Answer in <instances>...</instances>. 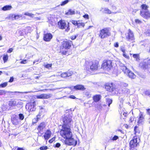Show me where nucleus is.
I'll use <instances>...</instances> for the list:
<instances>
[{"label":"nucleus","instance_id":"23","mask_svg":"<svg viewBox=\"0 0 150 150\" xmlns=\"http://www.w3.org/2000/svg\"><path fill=\"white\" fill-rule=\"evenodd\" d=\"M139 118L138 121V123L139 124H142V122L144 121V117L142 113V112H140L139 115Z\"/></svg>","mask_w":150,"mask_h":150},{"label":"nucleus","instance_id":"9","mask_svg":"<svg viewBox=\"0 0 150 150\" xmlns=\"http://www.w3.org/2000/svg\"><path fill=\"white\" fill-rule=\"evenodd\" d=\"M98 63L95 62H91L88 63V65L86 67V69H89L91 70L94 71L97 70L98 68Z\"/></svg>","mask_w":150,"mask_h":150},{"label":"nucleus","instance_id":"37","mask_svg":"<svg viewBox=\"0 0 150 150\" xmlns=\"http://www.w3.org/2000/svg\"><path fill=\"white\" fill-rule=\"evenodd\" d=\"M8 56L7 54L4 55L3 57V60L4 63L6 62L8 60Z\"/></svg>","mask_w":150,"mask_h":150},{"label":"nucleus","instance_id":"36","mask_svg":"<svg viewBox=\"0 0 150 150\" xmlns=\"http://www.w3.org/2000/svg\"><path fill=\"white\" fill-rule=\"evenodd\" d=\"M24 15L31 17H33L34 15V14L32 13H30L28 12H26L25 13Z\"/></svg>","mask_w":150,"mask_h":150},{"label":"nucleus","instance_id":"15","mask_svg":"<svg viewBox=\"0 0 150 150\" xmlns=\"http://www.w3.org/2000/svg\"><path fill=\"white\" fill-rule=\"evenodd\" d=\"M140 15L146 19L150 18V12L148 10L144 11H140Z\"/></svg>","mask_w":150,"mask_h":150},{"label":"nucleus","instance_id":"64","mask_svg":"<svg viewBox=\"0 0 150 150\" xmlns=\"http://www.w3.org/2000/svg\"><path fill=\"white\" fill-rule=\"evenodd\" d=\"M17 150H24V149L22 148L18 147L17 148Z\"/></svg>","mask_w":150,"mask_h":150},{"label":"nucleus","instance_id":"7","mask_svg":"<svg viewBox=\"0 0 150 150\" xmlns=\"http://www.w3.org/2000/svg\"><path fill=\"white\" fill-rule=\"evenodd\" d=\"M137 139V138L135 137H134L133 139L130 142L129 144L130 150H137L135 149H136V147L138 144Z\"/></svg>","mask_w":150,"mask_h":150},{"label":"nucleus","instance_id":"60","mask_svg":"<svg viewBox=\"0 0 150 150\" xmlns=\"http://www.w3.org/2000/svg\"><path fill=\"white\" fill-rule=\"evenodd\" d=\"M147 110V113L149 115H150V109H148L146 110Z\"/></svg>","mask_w":150,"mask_h":150},{"label":"nucleus","instance_id":"22","mask_svg":"<svg viewBox=\"0 0 150 150\" xmlns=\"http://www.w3.org/2000/svg\"><path fill=\"white\" fill-rule=\"evenodd\" d=\"M101 96L100 95H96L93 97V99L95 102L99 101L101 99Z\"/></svg>","mask_w":150,"mask_h":150},{"label":"nucleus","instance_id":"17","mask_svg":"<svg viewBox=\"0 0 150 150\" xmlns=\"http://www.w3.org/2000/svg\"><path fill=\"white\" fill-rule=\"evenodd\" d=\"M28 109L30 111H33L35 110L36 108H35V102H31L28 104Z\"/></svg>","mask_w":150,"mask_h":150},{"label":"nucleus","instance_id":"8","mask_svg":"<svg viewBox=\"0 0 150 150\" xmlns=\"http://www.w3.org/2000/svg\"><path fill=\"white\" fill-rule=\"evenodd\" d=\"M125 36L126 39L127 41L132 42L134 41V34L130 29H129L128 32L126 33Z\"/></svg>","mask_w":150,"mask_h":150},{"label":"nucleus","instance_id":"55","mask_svg":"<svg viewBox=\"0 0 150 150\" xmlns=\"http://www.w3.org/2000/svg\"><path fill=\"white\" fill-rule=\"evenodd\" d=\"M27 62V60H23L22 61L21 63V64H26Z\"/></svg>","mask_w":150,"mask_h":150},{"label":"nucleus","instance_id":"32","mask_svg":"<svg viewBox=\"0 0 150 150\" xmlns=\"http://www.w3.org/2000/svg\"><path fill=\"white\" fill-rule=\"evenodd\" d=\"M70 1V0H66L61 2L60 5L63 6L67 4Z\"/></svg>","mask_w":150,"mask_h":150},{"label":"nucleus","instance_id":"40","mask_svg":"<svg viewBox=\"0 0 150 150\" xmlns=\"http://www.w3.org/2000/svg\"><path fill=\"white\" fill-rule=\"evenodd\" d=\"M133 57L136 59L137 61H138L139 60V56L138 54H134L133 55Z\"/></svg>","mask_w":150,"mask_h":150},{"label":"nucleus","instance_id":"51","mask_svg":"<svg viewBox=\"0 0 150 150\" xmlns=\"http://www.w3.org/2000/svg\"><path fill=\"white\" fill-rule=\"evenodd\" d=\"M55 140V138L53 137L49 140V142L52 143Z\"/></svg>","mask_w":150,"mask_h":150},{"label":"nucleus","instance_id":"25","mask_svg":"<svg viewBox=\"0 0 150 150\" xmlns=\"http://www.w3.org/2000/svg\"><path fill=\"white\" fill-rule=\"evenodd\" d=\"M12 6L10 5H6L2 8V10L4 11L10 10L12 8Z\"/></svg>","mask_w":150,"mask_h":150},{"label":"nucleus","instance_id":"48","mask_svg":"<svg viewBox=\"0 0 150 150\" xmlns=\"http://www.w3.org/2000/svg\"><path fill=\"white\" fill-rule=\"evenodd\" d=\"M83 17L85 18L88 19L89 18V17L88 15L87 14H85L83 16Z\"/></svg>","mask_w":150,"mask_h":150},{"label":"nucleus","instance_id":"62","mask_svg":"<svg viewBox=\"0 0 150 150\" xmlns=\"http://www.w3.org/2000/svg\"><path fill=\"white\" fill-rule=\"evenodd\" d=\"M70 98H72L73 99H75L76 98V97L74 96L71 95L70 96Z\"/></svg>","mask_w":150,"mask_h":150},{"label":"nucleus","instance_id":"58","mask_svg":"<svg viewBox=\"0 0 150 150\" xmlns=\"http://www.w3.org/2000/svg\"><path fill=\"white\" fill-rule=\"evenodd\" d=\"M146 94H148V95L150 97V92L149 91H146Z\"/></svg>","mask_w":150,"mask_h":150},{"label":"nucleus","instance_id":"46","mask_svg":"<svg viewBox=\"0 0 150 150\" xmlns=\"http://www.w3.org/2000/svg\"><path fill=\"white\" fill-rule=\"evenodd\" d=\"M135 22L139 24H140L142 23V21L138 19H136L135 20Z\"/></svg>","mask_w":150,"mask_h":150},{"label":"nucleus","instance_id":"1","mask_svg":"<svg viewBox=\"0 0 150 150\" xmlns=\"http://www.w3.org/2000/svg\"><path fill=\"white\" fill-rule=\"evenodd\" d=\"M62 128L60 133L61 135L64 138H70L72 136V132L70 131V126L63 125Z\"/></svg>","mask_w":150,"mask_h":150},{"label":"nucleus","instance_id":"12","mask_svg":"<svg viewBox=\"0 0 150 150\" xmlns=\"http://www.w3.org/2000/svg\"><path fill=\"white\" fill-rule=\"evenodd\" d=\"M46 125L44 122L41 123L38 126L37 129L38 130L39 133H43V130L45 129Z\"/></svg>","mask_w":150,"mask_h":150},{"label":"nucleus","instance_id":"14","mask_svg":"<svg viewBox=\"0 0 150 150\" xmlns=\"http://www.w3.org/2000/svg\"><path fill=\"white\" fill-rule=\"evenodd\" d=\"M72 44V42L71 41L64 42L62 44L63 47L65 49H68L71 47Z\"/></svg>","mask_w":150,"mask_h":150},{"label":"nucleus","instance_id":"10","mask_svg":"<svg viewBox=\"0 0 150 150\" xmlns=\"http://www.w3.org/2000/svg\"><path fill=\"white\" fill-rule=\"evenodd\" d=\"M65 143L68 145L76 146L77 144V142L71 137L70 138H66L65 140Z\"/></svg>","mask_w":150,"mask_h":150},{"label":"nucleus","instance_id":"56","mask_svg":"<svg viewBox=\"0 0 150 150\" xmlns=\"http://www.w3.org/2000/svg\"><path fill=\"white\" fill-rule=\"evenodd\" d=\"M114 46L115 47H117L119 46V44L118 42H117L115 43L114 44Z\"/></svg>","mask_w":150,"mask_h":150},{"label":"nucleus","instance_id":"20","mask_svg":"<svg viewBox=\"0 0 150 150\" xmlns=\"http://www.w3.org/2000/svg\"><path fill=\"white\" fill-rule=\"evenodd\" d=\"M11 120L12 122L14 125H16L19 123L18 119L17 117H12Z\"/></svg>","mask_w":150,"mask_h":150},{"label":"nucleus","instance_id":"45","mask_svg":"<svg viewBox=\"0 0 150 150\" xmlns=\"http://www.w3.org/2000/svg\"><path fill=\"white\" fill-rule=\"evenodd\" d=\"M96 107L99 110H101L102 108V106L100 104H98Z\"/></svg>","mask_w":150,"mask_h":150},{"label":"nucleus","instance_id":"13","mask_svg":"<svg viewBox=\"0 0 150 150\" xmlns=\"http://www.w3.org/2000/svg\"><path fill=\"white\" fill-rule=\"evenodd\" d=\"M52 96L50 94H43L36 96V98L38 99H46L50 98Z\"/></svg>","mask_w":150,"mask_h":150},{"label":"nucleus","instance_id":"11","mask_svg":"<svg viewBox=\"0 0 150 150\" xmlns=\"http://www.w3.org/2000/svg\"><path fill=\"white\" fill-rule=\"evenodd\" d=\"M105 88L107 91L110 92L113 91L115 89L114 85H113L112 83L106 84Z\"/></svg>","mask_w":150,"mask_h":150},{"label":"nucleus","instance_id":"49","mask_svg":"<svg viewBox=\"0 0 150 150\" xmlns=\"http://www.w3.org/2000/svg\"><path fill=\"white\" fill-rule=\"evenodd\" d=\"M138 128V127L137 126H136L134 127V131L135 132V133H139V132H138V131H137V128Z\"/></svg>","mask_w":150,"mask_h":150},{"label":"nucleus","instance_id":"3","mask_svg":"<svg viewBox=\"0 0 150 150\" xmlns=\"http://www.w3.org/2000/svg\"><path fill=\"white\" fill-rule=\"evenodd\" d=\"M121 69L125 74L128 76L129 78L132 79H134L135 78L136 76L134 73L130 71L126 66L123 65L121 67Z\"/></svg>","mask_w":150,"mask_h":150},{"label":"nucleus","instance_id":"24","mask_svg":"<svg viewBox=\"0 0 150 150\" xmlns=\"http://www.w3.org/2000/svg\"><path fill=\"white\" fill-rule=\"evenodd\" d=\"M147 64L146 62H143L139 64L140 67L143 69H145L147 68Z\"/></svg>","mask_w":150,"mask_h":150},{"label":"nucleus","instance_id":"41","mask_svg":"<svg viewBox=\"0 0 150 150\" xmlns=\"http://www.w3.org/2000/svg\"><path fill=\"white\" fill-rule=\"evenodd\" d=\"M48 149V147L47 146H43L40 147V150H46Z\"/></svg>","mask_w":150,"mask_h":150},{"label":"nucleus","instance_id":"50","mask_svg":"<svg viewBox=\"0 0 150 150\" xmlns=\"http://www.w3.org/2000/svg\"><path fill=\"white\" fill-rule=\"evenodd\" d=\"M51 64H47L45 65V67L46 68H48L50 67H51L52 66Z\"/></svg>","mask_w":150,"mask_h":150},{"label":"nucleus","instance_id":"57","mask_svg":"<svg viewBox=\"0 0 150 150\" xmlns=\"http://www.w3.org/2000/svg\"><path fill=\"white\" fill-rule=\"evenodd\" d=\"M13 51V49L11 48H10L8 49L7 51V52L10 53Z\"/></svg>","mask_w":150,"mask_h":150},{"label":"nucleus","instance_id":"31","mask_svg":"<svg viewBox=\"0 0 150 150\" xmlns=\"http://www.w3.org/2000/svg\"><path fill=\"white\" fill-rule=\"evenodd\" d=\"M18 116L19 119L20 120H22L24 119V115L22 113H20L18 114Z\"/></svg>","mask_w":150,"mask_h":150},{"label":"nucleus","instance_id":"33","mask_svg":"<svg viewBox=\"0 0 150 150\" xmlns=\"http://www.w3.org/2000/svg\"><path fill=\"white\" fill-rule=\"evenodd\" d=\"M103 12L110 14L111 13V11L107 8H105L103 11Z\"/></svg>","mask_w":150,"mask_h":150},{"label":"nucleus","instance_id":"29","mask_svg":"<svg viewBox=\"0 0 150 150\" xmlns=\"http://www.w3.org/2000/svg\"><path fill=\"white\" fill-rule=\"evenodd\" d=\"M72 23L75 25H78L80 23V21H76L75 20H72L71 21Z\"/></svg>","mask_w":150,"mask_h":150},{"label":"nucleus","instance_id":"59","mask_svg":"<svg viewBox=\"0 0 150 150\" xmlns=\"http://www.w3.org/2000/svg\"><path fill=\"white\" fill-rule=\"evenodd\" d=\"M146 94H148V95L150 97V92L149 91H146Z\"/></svg>","mask_w":150,"mask_h":150},{"label":"nucleus","instance_id":"28","mask_svg":"<svg viewBox=\"0 0 150 150\" xmlns=\"http://www.w3.org/2000/svg\"><path fill=\"white\" fill-rule=\"evenodd\" d=\"M141 7L142 8V9L141 11H146V10H148L147 7L146 5L145 4H142V5Z\"/></svg>","mask_w":150,"mask_h":150},{"label":"nucleus","instance_id":"52","mask_svg":"<svg viewBox=\"0 0 150 150\" xmlns=\"http://www.w3.org/2000/svg\"><path fill=\"white\" fill-rule=\"evenodd\" d=\"M121 50L123 52V53H125V50L124 47H121Z\"/></svg>","mask_w":150,"mask_h":150},{"label":"nucleus","instance_id":"43","mask_svg":"<svg viewBox=\"0 0 150 150\" xmlns=\"http://www.w3.org/2000/svg\"><path fill=\"white\" fill-rule=\"evenodd\" d=\"M119 137L117 135H115L111 139L113 141H115L118 139Z\"/></svg>","mask_w":150,"mask_h":150},{"label":"nucleus","instance_id":"42","mask_svg":"<svg viewBox=\"0 0 150 150\" xmlns=\"http://www.w3.org/2000/svg\"><path fill=\"white\" fill-rule=\"evenodd\" d=\"M22 17L21 15H14L13 18H14L15 19H18L20 18H21Z\"/></svg>","mask_w":150,"mask_h":150},{"label":"nucleus","instance_id":"38","mask_svg":"<svg viewBox=\"0 0 150 150\" xmlns=\"http://www.w3.org/2000/svg\"><path fill=\"white\" fill-rule=\"evenodd\" d=\"M122 91L123 92L125 93H129L130 92L129 90L126 88H124V89H122Z\"/></svg>","mask_w":150,"mask_h":150},{"label":"nucleus","instance_id":"61","mask_svg":"<svg viewBox=\"0 0 150 150\" xmlns=\"http://www.w3.org/2000/svg\"><path fill=\"white\" fill-rule=\"evenodd\" d=\"M122 85L125 87H127L128 86V84L125 83H122Z\"/></svg>","mask_w":150,"mask_h":150},{"label":"nucleus","instance_id":"16","mask_svg":"<svg viewBox=\"0 0 150 150\" xmlns=\"http://www.w3.org/2000/svg\"><path fill=\"white\" fill-rule=\"evenodd\" d=\"M52 38V35L50 33H47L44 35L43 39L47 42L50 41Z\"/></svg>","mask_w":150,"mask_h":150},{"label":"nucleus","instance_id":"35","mask_svg":"<svg viewBox=\"0 0 150 150\" xmlns=\"http://www.w3.org/2000/svg\"><path fill=\"white\" fill-rule=\"evenodd\" d=\"M67 74L66 72L62 73L60 75L62 77L64 78H67Z\"/></svg>","mask_w":150,"mask_h":150},{"label":"nucleus","instance_id":"44","mask_svg":"<svg viewBox=\"0 0 150 150\" xmlns=\"http://www.w3.org/2000/svg\"><path fill=\"white\" fill-rule=\"evenodd\" d=\"M78 36V35L77 34L76 35H72L70 37V38L72 40H74Z\"/></svg>","mask_w":150,"mask_h":150},{"label":"nucleus","instance_id":"4","mask_svg":"<svg viewBox=\"0 0 150 150\" xmlns=\"http://www.w3.org/2000/svg\"><path fill=\"white\" fill-rule=\"evenodd\" d=\"M112 67V61L110 60H104L102 65L103 69L108 71H109Z\"/></svg>","mask_w":150,"mask_h":150},{"label":"nucleus","instance_id":"6","mask_svg":"<svg viewBox=\"0 0 150 150\" xmlns=\"http://www.w3.org/2000/svg\"><path fill=\"white\" fill-rule=\"evenodd\" d=\"M110 32L108 28H104L100 30L99 36L101 38H104L110 36Z\"/></svg>","mask_w":150,"mask_h":150},{"label":"nucleus","instance_id":"39","mask_svg":"<svg viewBox=\"0 0 150 150\" xmlns=\"http://www.w3.org/2000/svg\"><path fill=\"white\" fill-rule=\"evenodd\" d=\"M7 85V82H4L0 85V87L4 88L6 87Z\"/></svg>","mask_w":150,"mask_h":150},{"label":"nucleus","instance_id":"53","mask_svg":"<svg viewBox=\"0 0 150 150\" xmlns=\"http://www.w3.org/2000/svg\"><path fill=\"white\" fill-rule=\"evenodd\" d=\"M61 146V144L60 143H57L55 145V147L57 148H59Z\"/></svg>","mask_w":150,"mask_h":150},{"label":"nucleus","instance_id":"27","mask_svg":"<svg viewBox=\"0 0 150 150\" xmlns=\"http://www.w3.org/2000/svg\"><path fill=\"white\" fill-rule=\"evenodd\" d=\"M106 101L108 104V106H110V105L112 103V100L109 98H106Z\"/></svg>","mask_w":150,"mask_h":150},{"label":"nucleus","instance_id":"2","mask_svg":"<svg viewBox=\"0 0 150 150\" xmlns=\"http://www.w3.org/2000/svg\"><path fill=\"white\" fill-rule=\"evenodd\" d=\"M71 112V111L70 112H69V114L67 112L66 116L63 117L62 119V121L64 123L63 125L70 126L69 125H71L72 116V113Z\"/></svg>","mask_w":150,"mask_h":150},{"label":"nucleus","instance_id":"5","mask_svg":"<svg viewBox=\"0 0 150 150\" xmlns=\"http://www.w3.org/2000/svg\"><path fill=\"white\" fill-rule=\"evenodd\" d=\"M59 28L62 29H65L66 31L68 32L70 30L69 28V23L68 22L67 24L64 21L61 20L58 23Z\"/></svg>","mask_w":150,"mask_h":150},{"label":"nucleus","instance_id":"18","mask_svg":"<svg viewBox=\"0 0 150 150\" xmlns=\"http://www.w3.org/2000/svg\"><path fill=\"white\" fill-rule=\"evenodd\" d=\"M18 100H12L9 101L8 105L9 106L13 107L16 106L18 104Z\"/></svg>","mask_w":150,"mask_h":150},{"label":"nucleus","instance_id":"30","mask_svg":"<svg viewBox=\"0 0 150 150\" xmlns=\"http://www.w3.org/2000/svg\"><path fill=\"white\" fill-rule=\"evenodd\" d=\"M11 92L7 91H6L0 90V95H2L3 94H5L6 93H9Z\"/></svg>","mask_w":150,"mask_h":150},{"label":"nucleus","instance_id":"47","mask_svg":"<svg viewBox=\"0 0 150 150\" xmlns=\"http://www.w3.org/2000/svg\"><path fill=\"white\" fill-rule=\"evenodd\" d=\"M80 23L78 25V27L79 28L81 26H82V27H84V26L85 24L84 23H81V21H80Z\"/></svg>","mask_w":150,"mask_h":150},{"label":"nucleus","instance_id":"34","mask_svg":"<svg viewBox=\"0 0 150 150\" xmlns=\"http://www.w3.org/2000/svg\"><path fill=\"white\" fill-rule=\"evenodd\" d=\"M66 72L67 74V77L71 76L73 74V72L71 71H69Z\"/></svg>","mask_w":150,"mask_h":150},{"label":"nucleus","instance_id":"26","mask_svg":"<svg viewBox=\"0 0 150 150\" xmlns=\"http://www.w3.org/2000/svg\"><path fill=\"white\" fill-rule=\"evenodd\" d=\"M75 14V11L71 9L69 10L66 13V14L67 15H73Z\"/></svg>","mask_w":150,"mask_h":150},{"label":"nucleus","instance_id":"19","mask_svg":"<svg viewBox=\"0 0 150 150\" xmlns=\"http://www.w3.org/2000/svg\"><path fill=\"white\" fill-rule=\"evenodd\" d=\"M51 134V132L49 130H47L46 132L45 133L44 135L45 139L46 140L48 139L50 137Z\"/></svg>","mask_w":150,"mask_h":150},{"label":"nucleus","instance_id":"21","mask_svg":"<svg viewBox=\"0 0 150 150\" xmlns=\"http://www.w3.org/2000/svg\"><path fill=\"white\" fill-rule=\"evenodd\" d=\"M74 88L76 90L83 91L85 89L84 86L82 85H78L74 86Z\"/></svg>","mask_w":150,"mask_h":150},{"label":"nucleus","instance_id":"63","mask_svg":"<svg viewBox=\"0 0 150 150\" xmlns=\"http://www.w3.org/2000/svg\"><path fill=\"white\" fill-rule=\"evenodd\" d=\"M147 64V65H150V59L148 60Z\"/></svg>","mask_w":150,"mask_h":150},{"label":"nucleus","instance_id":"54","mask_svg":"<svg viewBox=\"0 0 150 150\" xmlns=\"http://www.w3.org/2000/svg\"><path fill=\"white\" fill-rule=\"evenodd\" d=\"M14 78L13 77H11L9 81V82H12L13 81Z\"/></svg>","mask_w":150,"mask_h":150}]
</instances>
